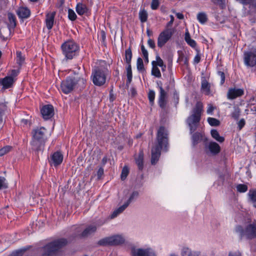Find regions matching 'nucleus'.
Wrapping results in <instances>:
<instances>
[{
    "label": "nucleus",
    "mask_w": 256,
    "mask_h": 256,
    "mask_svg": "<svg viewBox=\"0 0 256 256\" xmlns=\"http://www.w3.org/2000/svg\"><path fill=\"white\" fill-rule=\"evenodd\" d=\"M168 131L164 126H160L158 130L156 140L151 150V164L155 165L159 160L161 151L167 152L169 148Z\"/></svg>",
    "instance_id": "1"
},
{
    "label": "nucleus",
    "mask_w": 256,
    "mask_h": 256,
    "mask_svg": "<svg viewBox=\"0 0 256 256\" xmlns=\"http://www.w3.org/2000/svg\"><path fill=\"white\" fill-rule=\"evenodd\" d=\"M73 74L61 83L62 91L65 94H68L74 90H82L86 87V80L83 76L74 71Z\"/></svg>",
    "instance_id": "2"
},
{
    "label": "nucleus",
    "mask_w": 256,
    "mask_h": 256,
    "mask_svg": "<svg viewBox=\"0 0 256 256\" xmlns=\"http://www.w3.org/2000/svg\"><path fill=\"white\" fill-rule=\"evenodd\" d=\"M202 110V105L198 102L192 110V114L188 118L186 123L189 126L190 134H192L196 130L201 119Z\"/></svg>",
    "instance_id": "3"
},
{
    "label": "nucleus",
    "mask_w": 256,
    "mask_h": 256,
    "mask_svg": "<svg viewBox=\"0 0 256 256\" xmlns=\"http://www.w3.org/2000/svg\"><path fill=\"white\" fill-rule=\"evenodd\" d=\"M235 231L241 238L256 239V222L249 224L245 227L237 225L235 227Z\"/></svg>",
    "instance_id": "4"
},
{
    "label": "nucleus",
    "mask_w": 256,
    "mask_h": 256,
    "mask_svg": "<svg viewBox=\"0 0 256 256\" xmlns=\"http://www.w3.org/2000/svg\"><path fill=\"white\" fill-rule=\"evenodd\" d=\"M62 54L66 60H72L78 54L80 47L74 40L65 42L61 46Z\"/></svg>",
    "instance_id": "5"
},
{
    "label": "nucleus",
    "mask_w": 256,
    "mask_h": 256,
    "mask_svg": "<svg viewBox=\"0 0 256 256\" xmlns=\"http://www.w3.org/2000/svg\"><path fill=\"white\" fill-rule=\"evenodd\" d=\"M68 241H52L43 248L42 256H56Z\"/></svg>",
    "instance_id": "6"
},
{
    "label": "nucleus",
    "mask_w": 256,
    "mask_h": 256,
    "mask_svg": "<svg viewBox=\"0 0 256 256\" xmlns=\"http://www.w3.org/2000/svg\"><path fill=\"white\" fill-rule=\"evenodd\" d=\"M106 70L98 66L92 70L91 78L94 85L100 86L106 83Z\"/></svg>",
    "instance_id": "7"
},
{
    "label": "nucleus",
    "mask_w": 256,
    "mask_h": 256,
    "mask_svg": "<svg viewBox=\"0 0 256 256\" xmlns=\"http://www.w3.org/2000/svg\"><path fill=\"white\" fill-rule=\"evenodd\" d=\"M96 230V226L94 224H90L82 230L80 228H76L74 232L72 234L73 239L86 238L93 235Z\"/></svg>",
    "instance_id": "8"
},
{
    "label": "nucleus",
    "mask_w": 256,
    "mask_h": 256,
    "mask_svg": "<svg viewBox=\"0 0 256 256\" xmlns=\"http://www.w3.org/2000/svg\"><path fill=\"white\" fill-rule=\"evenodd\" d=\"M244 63L247 67L256 66V46H253L243 54Z\"/></svg>",
    "instance_id": "9"
},
{
    "label": "nucleus",
    "mask_w": 256,
    "mask_h": 256,
    "mask_svg": "<svg viewBox=\"0 0 256 256\" xmlns=\"http://www.w3.org/2000/svg\"><path fill=\"white\" fill-rule=\"evenodd\" d=\"M174 32V29L172 28H166L162 32L158 38V46L162 48L171 38Z\"/></svg>",
    "instance_id": "10"
},
{
    "label": "nucleus",
    "mask_w": 256,
    "mask_h": 256,
    "mask_svg": "<svg viewBox=\"0 0 256 256\" xmlns=\"http://www.w3.org/2000/svg\"><path fill=\"white\" fill-rule=\"evenodd\" d=\"M64 159V156L61 152L56 151L52 153L48 158V162L51 166L55 168L60 166Z\"/></svg>",
    "instance_id": "11"
},
{
    "label": "nucleus",
    "mask_w": 256,
    "mask_h": 256,
    "mask_svg": "<svg viewBox=\"0 0 256 256\" xmlns=\"http://www.w3.org/2000/svg\"><path fill=\"white\" fill-rule=\"evenodd\" d=\"M190 134H192L191 140L192 148H196L198 144L202 141L204 142V144L208 141V138L204 136V132H194Z\"/></svg>",
    "instance_id": "12"
},
{
    "label": "nucleus",
    "mask_w": 256,
    "mask_h": 256,
    "mask_svg": "<svg viewBox=\"0 0 256 256\" xmlns=\"http://www.w3.org/2000/svg\"><path fill=\"white\" fill-rule=\"evenodd\" d=\"M131 254L132 256H156L154 251L150 248L136 249L132 246L131 248Z\"/></svg>",
    "instance_id": "13"
},
{
    "label": "nucleus",
    "mask_w": 256,
    "mask_h": 256,
    "mask_svg": "<svg viewBox=\"0 0 256 256\" xmlns=\"http://www.w3.org/2000/svg\"><path fill=\"white\" fill-rule=\"evenodd\" d=\"M46 141L32 138L30 144L32 149L38 155L40 152H42L44 148L45 144Z\"/></svg>",
    "instance_id": "14"
},
{
    "label": "nucleus",
    "mask_w": 256,
    "mask_h": 256,
    "mask_svg": "<svg viewBox=\"0 0 256 256\" xmlns=\"http://www.w3.org/2000/svg\"><path fill=\"white\" fill-rule=\"evenodd\" d=\"M132 56V54L131 46H130L128 49L126 50L124 52V60L127 64L126 68L127 76H132L131 66Z\"/></svg>",
    "instance_id": "15"
},
{
    "label": "nucleus",
    "mask_w": 256,
    "mask_h": 256,
    "mask_svg": "<svg viewBox=\"0 0 256 256\" xmlns=\"http://www.w3.org/2000/svg\"><path fill=\"white\" fill-rule=\"evenodd\" d=\"M46 129L42 126L34 129L32 132V138L46 141Z\"/></svg>",
    "instance_id": "16"
},
{
    "label": "nucleus",
    "mask_w": 256,
    "mask_h": 256,
    "mask_svg": "<svg viewBox=\"0 0 256 256\" xmlns=\"http://www.w3.org/2000/svg\"><path fill=\"white\" fill-rule=\"evenodd\" d=\"M244 94V91L243 88H230L228 90L226 97L228 100H233L236 98H237L242 96Z\"/></svg>",
    "instance_id": "17"
},
{
    "label": "nucleus",
    "mask_w": 256,
    "mask_h": 256,
    "mask_svg": "<svg viewBox=\"0 0 256 256\" xmlns=\"http://www.w3.org/2000/svg\"><path fill=\"white\" fill-rule=\"evenodd\" d=\"M40 112L44 119L49 120L54 115V107L52 104L44 105L40 109Z\"/></svg>",
    "instance_id": "18"
},
{
    "label": "nucleus",
    "mask_w": 256,
    "mask_h": 256,
    "mask_svg": "<svg viewBox=\"0 0 256 256\" xmlns=\"http://www.w3.org/2000/svg\"><path fill=\"white\" fill-rule=\"evenodd\" d=\"M205 150H208L213 156H216L220 152L221 148L220 145L214 142H210L208 144L206 142L204 144Z\"/></svg>",
    "instance_id": "19"
},
{
    "label": "nucleus",
    "mask_w": 256,
    "mask_h": 256,
    "mask_svg": "<svg viewBox=\"0 0 256 256\" xmlns=\"http://www.w3.org/2000/svg\"><path fill=\"white\" fill-rule=\"evenodd\" d=\"M14 82V78L6 76L4 78H0V86H2L4 90L8 89L12 86Z\"/></svg>",
    "instance_id": "20"
},
{
    "label": "nucleus",
    "mask_w": 256,
    "mask_h": 256,
    "mask_svg": "<svg viewBox=\"0 0 256 256\" xmlns=\"http://www.w3.org/2000/svg\"><path fill=\"white\" fill-rule=\"evenodd\" d=\"M16 14L20 19H26L30 16V10L27 7H20L16 10Z\"/></svg>",
    "instance_id": "21"
},
{
    "label": "nucleus",
    "mask_w": 256,
    "mask_h": 256,
    "mask_svg": "<svg viewBox=\"0 0 256 256\" xmlns=\"http://www.w3.org/2000/svg\"><path fill=\"white\" fill-rule=\"evenodd\" d=\"M56 14V12H48L46 14V26L48 30H50L53 27Z\"/></svg>",
    "instance_id": "22"
},
{
    "label": "nucleus",
    "mask_w": 256,
    "mask_h": 256,
    "mask_svg": "<svg viewBox=\"0 0 256 256\" xmlns=\"http://www.w3.org/2000/svg\"><path fill=\"white\" fill-rule=\"evenodd\" d=\"M76 8V12L80 16H82L83 14L88 16L90 14V9L85 4L78 3Z\"/></svg>",
    "instance_id": "23"
},
{
    "label": "nucleus",
    "mask_w": 256,
    "mask_h": 256,
    "mask_svg": "<svg viewBox=\"0 0 256 256\" xmlns=\"http://www.w3.org/2000/svg\"><path fill=\"white\" fill-rule=\"evenodd\" d=\"M144 154L143 150H140L138 152V157L136 158V162L138 166L139 170H142L144 168Z\"/></svg>",
    "instance_id": "24"
},
{
    "label": "nucleus",
    "mask_w": 256,
    "mask_h": 256,
    "mask_svg": "<svg viewBox=\"0 0 256 256\" xmlns=\"http://www.w3.org/2000/svg\"><path fill=\"white\" fill-rule=\"evenodd\" d=\"M166 93L162 92L160 93L158 100V104L162 110H165L166 108V105L167 104V101L166 100Z\"/></svg>",
    "instance_id": "25"
},
{
    "label": "nucleus",
    "mask_w": 256,
    "mask_h": 256,
    "mask_svg": "<svg viewBox=\"0 0 256 256\" xmlns=\"http://www.w3.org/2000/svg\"><path fill=\"white\" fill-rule=\"evenodd\" d=\"M139 196V192L137 190L133 191L130 194L129 198L126 202L124 204L126 208L129 204L135 202Z\"/></svg>",
    "instance_id": "26"
},
{
    "label": "nucleus",
    "mask_w": 256,
    "mask_h": 256,
    "mask_svg": "<svg viewBox=\"0 0 256 256\" xmlns=\"http://www.w3.org/2000/svg\"><path fill=\"white\" fill-rule=\"evenodd\" d=\"M247 195L248 201L252 203L254 206L256 208V189H250Z\"/></svg>",
    "instance_id": "27"
},
{
    "label": "nucleus",
    "mask_w": 256,
    "mask_h": 256,
    "mask_svg": "<svg viewBox=\"0 0 256 256\" xmlns=\"http://www.w3.org/2000/svg\"><path fill=\"white\" fill-rule=\"evenodd\" d=\"M184 40L192 48H194L196 47V42L194 40L191 38L190 34L188 30L185 33Z\"/></svg>",
    "instance_id": "28"
},
{
    "label": "nucleus",
    "mask_w": 256,
    "mask_h": 256,
    "mask_svg": "<svg viewBox=\"0 0 256 256\" xmlns=\"http://www.w3.org/2000/svg\"><path fill=\"white\" fill-rule=\"evenodd\" d=\"M123 241H98V244L100 246H117L122 244Z\"/></svg>",
    "instance_id": "29"
},
{
    "label": "nucleus",
    "mask_w": 256,
    "mask_h": 256,
    "mask_svg": "<svg viewBox=\"0 0 256 256\" xmlns=\"http://www.w3.org/2000/svg\"><path fill=\"white\" fill-rule=\"evenodd\" d=\"M210 86L208 82L206 80H202V82L201 89L206 95H208L210 92Z\"/></svg>",
    "instance_id": "30"
},
{
    "label": "nucleus",
    "mask_w": 256,
    "mask_h": 256,
    "mask_svg": "<svg viewBox=\"0 0 256 256\" xmlns=\"http://www.w3.org/2000/svg\"><path fill=\"white\" fill-rule=\"evenodd\" d=\"M210 134L212 138L220 142H222L224 141V138L223 136H220L217 130L212 129L210 131Z\"/></svg>",
    "instance_id": "31"
},
{
    "label": "nucleus",
    "mask_w": 256,
    "mask_h": 256,
    "mask_svg": "<svg viewBox=\"0 0 256 256\" xmlns=\"http://www.w3.org/2000/svg\"><path fill=\"white\" fill-rule=\"evenodd\" d=\"M7 109V106L6 104L2 102L0 103V124H2L3 122V118Z\"/></svg>",
    "instance_id": "32"
},
{
    "label": "nucleus",
    "mask_w": 256,
    "mask_h": 256,
    "mask_svg": "<svg viewBox=\"0 0 256 256\" xmlns=\"http://www.w3.org/2000/svg\"><path fill=\"white\" fill-rule=\"evenodd\" d=\"M197 19L202 24H205L208 20L206 14L204 12H199L197 14Z\"/></svg>",
    "instance_id": "33"
},
{
    "label": "nucleus",
    "mask_w": 256,
    "mask_h": 256,
    "mask_svg": "<svg viewBox=\"0 0 256 256\" xmlns=\"http://www.w3.org/2000/svg\"><path fill=\"white\" fill-rule=\"evenodd\" d=\"M136 68L141 73H143L146 71L144 65V62L142 58H138L136 62Z\"/></svg>",
    "instance_id": "34"
},
{
    "label": "nucleus",
    "mask_w": 256,
    "mask_h": 256,
    "mask_svg": "<svg viewBox=\"0 0 256 256\" xmlns=\"http://www.w3.org/2000/svg\"><path fill=\"white\" fill-rule=\"evenodd\" d=\"M126 208V207L124 204L120 206L118 208L113 212L112 214L110 216V218L112 219L116 218L119 214L122 213Z\"/></svg>",
    "instance_id": "35"
},
{
    "label": "nucleus",
    "mask_w": 256,
    "mask_h": 256,
    "mask_svg": "<svg viewBox=\"0 0 256 256\" xmlns=\"http://www.w3.org/2000/svg\"><path fill=\"white\" fill-rule=\"evenodd\" d=\"M126 237L123 234H115L109 237L105 238L101 240H125Z\"/></svg>",
    "instance_id": "36"
},
{
    "label": "nucleus",
    "mask_w": 256,
    "mask_h": 256,
    "mask_svg": "<svg viewBox=\"0 0 256 256\" xmlns=\"http://www.w3.org/2000/svg\"><path fill=\"white\" fill-rule=\"evenodd\" d=\"M148 14L146 11L143 9L139 12V18L142 23L146 22L148 20Z\"/></svg>",
    "instance_id": "37"
},
{
    "label": "nucleus",
    "mask_w": 256,
    "mask_h": 256,
    "mask_svg": "<svg viewBox=\"0 0 256 256\" xmlns=\"http://www.w3.org/2000/svg\"><path fill=\"white\" fill-rule=\"evenodd\" d=\"M8 16L10 26L12 28H14L16 25V18L15 16L13 14L10 12L8 14Z\"/></svg>",
    "instance_id": "38"
},
{
    "label": "nucleus",
    "mask_w": 256,
    "mask_h": 256,
    "mask_svg": "<svg viewBox=\"0 0 256 256\" xmlns=\"http://www.w3.org/2000/svg\"><path fill=\"white\" fill-rule=\"evenodd\" d=\"M16 54L17 57V63L20 66L24 63L25 58L24 56H22V54L21 52L17 51Z\"/></svg>",
    "instance_id": "39"
},
{
    "label": "nucleus",
    "mask_w": 256,
    "mask_h": 256,
    "mask_svg": "<svg viewBox=\"0 0 256 256\" xmlns=\"http://www.w3.org/2000/svg\"><path fill=\"white\" fill-rule=\"evenodd\" d=\"M152 75L158 78H160L162 76L160 69L156 66L152 65Z\"/></svg>",
    "instance_id": "40"
},
{
    "label": "nucleus",
    "mask_w": 256,
    "mask_h": 256,
    "mask_svg": "<svg viewBox=\"0 0 256 256\" xmlns=\"http://www.w3.org/2000/svg\"><path fill=\"white\" fill-rule=\"evenodd\" d=\"M156 60H154L152 62V65L156 66L157 67L158 66H159L160 67L164 66V61L158 55L156 56Z\"/></svg>",
    "instance_id": "41"
},
{
    "label": "nucleus",
    "mask_w": 256,
    "mask_h": 256,
    "mask_svg": "<svg viewBox=\"0 0 256 256\" xmlns=\"http://www.w3.org/2000/svg\"><path fill=\"white\" fill-rule=\"evenodd\" d=\"M208 122L209 124L212 126H218L220 124V122L219 120L214 118H208Z\"/></svg>",
    "instance_id": "42"
},
{
    "label": "nucleus",
    "mask_w": 256,
    "mask_h": 256,
    "mask_svg": "<svg viewBox=\"0 0 256 256\" xmlns=\"http://www.w3.org/2000/svg\"><path fill=\"white\" fill-rule=\"evenodd\" d=\"M129 173V170L128 166H124L122 171V174L120 176L121 180H124L126 178Z\"/></svg>",
    "instance_id": "43"
},
{
    "label": "nucleus",
    "mask_w": 256,
    "mask_h": 256,
    "mask_svg": "<svg viewBox=\"0 0 256 256\" xmlns=\"http://www.w3.org/2000/svg\"><path fill=\"white\" fill-rule=\"evenodd\" d=\"M155 98V92L153 90H150L148 93V98L150 104L151 106L154 104V100Z\"/></svg>",
    "instance_id": "44"
},
{
    "label": "nucleus",
    "mask_w": 256,
    "mask_h": 256,
    "mask_svg": "<svg viewBox=\"0 0 256 256\" xmlns=\"http://www.w3.org/2000/svg\"><path fill=\"white\" fill-rule=\"evenodd\" d=\"M236 188L237 191L241 193L245 192L248 190V186L244 184H238Z\"/></svg>",
    "instance_id": "45"
},
{
    "label": "nucleus",
    "mask_w": 256,
    "mask_h": 256,
    "mask_svg": "<svg viewBox=\"0 0 256 256\" xmlns=\"http://www.w3.org/2000/svg\"><path fill=\"white\" fill-rule=\"evenodd\" d=\"M240 108H235L234 111L232 113V117L235 120H238L240 116Z\"/></svg>",
    "instance_id": "46"
},
{
    "label": "nucleus",
    "mask_w": 256,
    "mask_h": 256,
    "mask_svg": "<svg viewBox=\"0 0 256 256\" xmlns=\"http://www.w3.org/2000/svg\"><path fill=\"white\" fill-rule=\"evenodd\" d=\"M76 18L77 16L74 10L71 8H69L68 10V18L69 20L72 21H74L76 20Z\"/></svg>",
    "instance_id": "47"
},
{
    "label": "nucleus",
    "mask_w": 256,
    "mask_h": 256,
    "mask_svg": "<svg viewBox=\"0 0 256 256\" xmlns=\"http://www.w3.org/2000/svg\"><path fill=\"white\" fill-rule=\"evenodd\" d=\"M106 222V220L104 218H100L98 220H96L92 224H94L96 226V228L98 227H100L102 226Z\"/></svg>",
    "instance_id": "48"
},
{
    "label": "nucleus",
    "mask_w": 256,
    "mask_h": 256,
    "mask_svg": "<svg viewBox=\"0 0 256 256\" xmlns=\"http://www.w3.org/2000/svg\"><path fill=\"white\" fill-rule=\"evenodd\" d=\"M12 147L10 146H6L0 149V156H2L6 153L8 152L12 149Z\"/></svg>",
    "instance_id": "49"
},
{
    "label": "nucleus",
    "mask_w": 256,
    "mask_h": 256,
    "mask_svg": "<svg viewBox=\"0 0 256 256\" xmlns=\"http://www.w3.org/2000/svg\"><path fill=\"white\" fill-rule=\"evenodd\" d=\"M8 188V184L6 179L3 176H0V190L6 188Z\"/></svg>",
    "instance_id": "50"
},
{
    "label": "nucleus",
    "mask_w": 256,
    "mask_h": 256,
    "mask_svg": "<svg viewBox=\"0 0 256 256\" xmlns=\"http://www.w3.org/2000/svg\"><path fill=\"white\" fill-rule=\"evenodd\" d=\"M24 250H19L12 252L8 256H23Z\"/></svg>",
    "instance_id": "51"
},
{
    "label": "nucleus",
    "mask_w": 256,
    "mask_h": 256,
    "mask_svg": "<svg viewBox=\"0 0 256 256\" xmlns=\"http://www.w3.org/2000/svg\"><path fill=\"white\" fill-rule=\"evenodd\" d=\"M160 4L159 0H152V3H151V8L153 10H156Z\"/></svg>",
    "instance_id": "52"
},
{
    "label": "nucleus",
    "mask_w": 256,
    "mask_h": 256,
    "mask_svg": "<svg viewBox=\"0 0 256 256\" xmlns=\"http://www.w3.org/2000/svg\"><path fill=\"white\" fill-rule=\"evenodd\" d=\"M246 121L244 118L240 119L238 122V128L240 130L245 126Z\"/></svg>",
    "instance_id": "53"
},
{
    "label": "nucleus",
    "mask_w": 256,
    "mask_h": 256,
    "mask_svg": "<svg viewBox=\"0 0 256 256\" xmlns=\"http://www.w3.org/2000/svg\"><path fill=\"white\" fill-rule=\"evenodd\" d=\"M218 74L220 77V84L222 85L225 82V74L224 72L222 71H218Z\"/></svg>",
    "instance_id": "54"
},
{
    "label": "nucleus",
    "mask_w": 256,
    "mask_h": 256,
    "mask_svg": "<svg viewBox=\"0 0 256 256\" xmlns=\"http://www.w3.org/2000/svg\"><path fill=\"white\" fill-rule=\"evenodd\" d=\"M104 170L102 166H100L99 168L98 169L97 171V177L98 180H100L102 176L104 174Z\"/></svg>",
    "instance_id": "55"
},
{
    "label": "nucleus",
    "mask_w": 256,
    "mask_h": 256,
    "mask_svg": "<svg viewBox=\"0 0 256 256\" xmlns=\"http://www.w3.org/2000/svg\"><path fill=\"white\" fill-rule=\"evenodd\" d=\"M19 70H12L10 72V76H9V77H11L12 78H14L15 77H16L18 74H19Z\"/></svg>",
    "instance_id": "56"
},
{
    "label": "nucleus",
    "mask_w": 256,
    "mask_h": 256,
    "mask_svg": "<svg viewBox=\"0 0 256 256\" xmlns=\"http://www.w3.org/2000/svg\"><path fill=\"white\" fill-rule=\"evenodd\" d=\"M156 84L158 88L160 90V93L166 92L165 90L162 88V83L161 81H157Z\"/></svg>",
    "instance_id": "57"
},
{
    "label": "nucleus",
    "mask_w": 256,
    "mask_h": 256,
    "mask_svg": "<svg viewBox=\"0 0 256 256\" xmlns=\"http://www.w3.org/2000/svg\"><path fill=\"white\" fill-rule=\"evenodd\" d=\"M148 46L152 48H154L156 47L155 42L154 40L151 38H149L148 40Z\"/></svg>",
    "instance_id": "58"
},
{
    "label": "nucleus",
    "mask_w": 256,
    "mask_h": 256,
    "mask_svg": "<svg viewBox=\"0 0 256 256\" xmlns=\"http://www.w3.org/2000/svg\"><path fill=\"white\" fill-rule=\"evenodd\" d=\"M198 53L196 54L194 60V62L196 64L199 63L200 60V56L199 54V51L198 50Z\"/></svg>",
    "instance_id": "59"
},
{
    "label": "nucleus",
    "mask_w": 256,
    "mask_h": 256,
    "mask_svg": "<svg viewBox=\"0 0 256 256\" xmlns=\"http://www.w3.org/2000/svg\"><path fill=\"white\" fill-rule=\"evenodd\" d=\"M20 123H21V124L23 126H26L28 124L29 125H30V121L28 120L24 119V118H22V119L21 120Z\"/></svg>",
    "instance_id": "60"
},
{
    "label": "nucleus",
    "mask_w": 256,
    "mask_h": 256,
    "mask_svg": "<svg viewBox=\"0 0 256 256\" xmlns=\"http://www.w3.org/2000/svg\"><path fill=\"white\" fill-rule=\"evenodd\" d=\"M115 98H116L114 96V94H113V90H111L110 92V98H109L110 102H113Z\"/></svg>",
    "instance_id": "61"
},
{
    "label": "nucleus",
    "mask_w": 256,
    "mask_h": 256,
    "mask_svg": "<svg viewBox=\"0 0 256 256\" xmlns=\"http://www.w3.org/2000/svg\"><path fill=\"white\" fill-rule=\"evenodd\" d=\"M248 4L252 8H256V0H251Z\"/></svg>",
    "instance_id": "62"
},
{
    "label": "nucleus",
    "mask_w": 256,
    "mask_h": 256,
    "mask_svg": "<svg viewBox=\"0 0 256 256\" xmlns=\"http://www.w3.org/2000/svg\"><path fill=\"white\" fill-rule=\"evenodd\" d=\"M250 108L251 111L253 112H256V104H250Z\"/></svg>",
    "instance_id": "63"
},
{
    "label": "nucleus",
    "mask_w": 256,
    "mask_h": 256,
    "mask_svg": "<svg viewBox=\"0 0 256 256\" xmlns=\"http://www.w3.org/2000/svg\"><path fill=\"white\" fill-rule=\"evenodd\" d=\"M182 256H190V252L188 249L184 251L182 254Z\"/></svg>",
    "instance_id": "64"
}]
</instances>
